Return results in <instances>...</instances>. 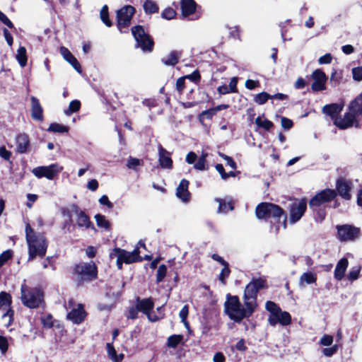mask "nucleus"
<instances>
[{
    "label": "nucleus",
    "mask_w": 362,
    "mask_h": 362,
    "mask_svg": "<svg viewBox=\"0 0 362 362\" xmlns=\"http://www.w3.org/2000/svg\"><path fill=\"white\" fill-rule=\"evenodd\" d=\"M25 238L28 247V261L37 256L42 257L45 255L48 243L42 233H36L28 223L25 226Z\"/></svg>",
    "instance_id": "obj_1"
},
{
    "label": "nucleus",
    "mask_w": 362,
    "mask_h": 362,
    "mask_svg": "<svg viewBox=\"0 0 362 362\" xmlns=\"http://www.w3.org/2000/svg\"><path fill=\"white\" fill-rule=\"evenodd\" d=\"M244 305L240 303L238 296L228 294L224 303L225 313L230 320L240 322L244 318L250 317L255 310L248 304L244 303Z\"/></svg>",
    "instance_id": "obj_2"
},
{
    "label": "nucleus",
    "mask_w": 362,
    "mask_h": 362,
    "mask_svg": "<svg viewBox=\"0 0 362 362\" xmlns=\"http://www.w3.org/2000/svg\"><path fill=\"white\" fill-rule=\"evenodd\" d=\"M256 216L258 218L269 219L273 218L275 221L279 222L283 218L282 225L286 228V216L284 210L278 205L272 203H261L256 208Z\"/></svg>",
    "instance_id": "obj_3"
},
{
    "label": "nucleus",
    "mask_w": 362,
    "mask_h": 362,
    "mask_svg": "<svg viewBox=\"0 0 362 362\" xmlns=\"http://www.w3.org/2000/svg\"><path fill=\"white\" fill-rule=\"evenodd\" d=\"M266 309L269 312L268 322L271 326L277 324L281 326H287L291 323V316L289 313L283 311L279 306L272 301L266 303Z\"/></svg>",
    "instance_id": "obj_4"
},
{
    "label": "nucleus",
    "mask_w": 362,
    "mask_h": 362,
    "mask_svg": "<svg viewBox=\"0 0 362 362\" xmlns=\"http://www.w3.org/2000/svg\"><path fill=\"white\" fill-rule=\"evenodd\" d=\"M21 300L23 304L29 308L39 307L43 301V294L38 288H29L25 284L21 287Z\"/></svg>",
    "instance_id": "obj_5"
},
{
    "label": "nucleus",
    "mask_w": 362,
    "mask_h": 362,
    "mask_svg": "<svg viewBox=\"0 0 362 362\" xmlns=\"http://www.w3.org/2000/svg\"><path fill=\"white\" fill-rule=\"evenodd\" d=\"M264 286V281L262 279H255L250 282L244 291L243 300L245 304H248L256 309L257 294Z\"/></svg>",
    "instance_id": "obj_6"
},
{
    "label": "nucleus",
    "mask_w": 362,
    "mask_h": 362,
    "mask_svg": "<svg viewBox=\"0 0 362 362\" xmlns=\"http://www.w3.org/2000/svg\"><path fill=\"white\" fill-rule=\"evenodd\" d=\"M132 33L136 42V47H141L143 51L151 52L152 50L153 42L142 26L133 27Z\"/></svg>",
    "instance_id": "obj_7"
},
{
    "label": "nucleus",
    "mask_w": 362,
    "mask_h": 362,
    "mask_svg": "<svg viewBox=\"0 0 362 362\" xmlns=\"http://www.w3.org/2000/svg\"><path fill=\"white\" fill-rule=\"evenodd\" d=\"M75 272L83 281H91L97 276V268L93 262H81L76 264Z\"/></svg>",
    "instance_id": "obj_8"
},
{
    "label": "nucleus",
    "mask_w": 362,
    "mask_h": 362,
    "mask_svg": "<svg viewBox=\"0 0 362 362\" xmlns=\"http://www.w3.org/2000/svg\"><path fill=\"white\" fill-rule=\"evenodd\" d=\"M62 170V166L54 163L48 166L35 168L32 170V173L37 178L46 177L48 180H53Z\"/></svg>",
    "instance_id": "obj_9"
},
{
    "label": "nucleus",
    "mask_w": 362,
    "mask_h": 362,
    "mask_svg": "<svg viewBox=\"0 0 362 362\" xmlns=\"http://www.w3.org/2000/svg\"><path fill=\"white\" fill-rule=\"evenodd\" d=\"M134 12V7L129 5L123 6L117 11V28L120 32H126L125 30H123V29L129 27Z\"/></svg>",
    "instance_id": "obj_10"
},
{
    "label": "nucleus",
    "mask_w": 362,
    "mask_h": 362,
    "mask_svg": "<svg viewBox=\"0 0 362 362\" xmlns=\"http://www.w3.org/2000/svg\"><path fill=\"white\" fill-rule=\"evenodd\" d=\"M110 257H119L125 264H132L137 261H141L139 256V250L136 247L132 252H127L124 250L116 247L110 253Z\"/></svg>",
    "instance_id": "obj_11"
},
{
    "label": "nucleus",
    "mask_w": 362,
    "mask_h": 362,
    "mask_svg": "<svg viewBox=\"0 0 362 362\" xmlns=\"http://www.w3.org/2000/svg\"><path fill=\"white\" fill-rule=\"evenodd\" d=\"M73 300H70L67 303L64 304V308L66 310L71 309V311L67 313V319L75 324H80L85 319L86 312L81 304H78L76 307H73Z\"/></svg>",
    "instance_id": "obj_12"
},
{
    "label": "nucleus",
    "mask_w": 362,
    "mask_h": 362,
    "mask_svg": "<svg viewBox=\"0 0 362 362\" xmlns=\"http://www.w3.org/2000/svg\"><path fill=\"white\" fill-rule=\"evenodd\" d=\"M337 196L334 189H326L316 194L310 201L309 205L310 208H315L330 202Z\"/></svg>",
    "instance_id": "obj_13"
},
{
    "label": "nucleus",
    "mask_w": 362,
    "mask_h": 362,
    "mask_svg": "<svg viewBox=\"0 0 362 362\" xmlns=\"http://www.w3.org/2000/svg\"><path fill=\"white\" fill-rule=\"evenodd\" d=\"M307 208L306 199H302L293 202L290 207L289 221L293 224L300 220Z\"/></svg>",
    "instance_id": "obj_14"
},
{
    "label": "nucleus",
    "mask_w": 362,
    "mask_h": 362,
    "mask_svg": "<svg viewBox=\"0 0 362 362\" xmlns=\"http://www.w3.org/2000/svg\"><path fill=\"white\" fill-rule=\"evenodd\" d=\"M311 78L313 81L311 88L314 92L325 90L327 77L322 70L320 69H315L311 74Z\"/></svg>",
    "instance_id": "obj_15"
},
{
    "label": "nucleus",
    "mask_w": 362,
    "mask_h": 362,
    "mask_svg": "<svg viewBox=\"0 0 362 362\" xmlns=\"http://www.w3.org/2000/svg\"><path fill=\"white\" fill-rule=\"evenodd\" d=\"M180 6L182 16L184 18H187L188 20H196L199 18V16L195 13L197 4L194 0H181Z\"/></svg>",
    "instance_id": "obj_16"
},
{
    "label": "nucleus",
    "mask_w": 362,
    "mask_h": 362,
    "mask_svg": "<svg viewBox=\"0 0 362 362\" xmlns=\"http://www.w3.org/2000/svg\"><path fill=\"white\" fill-rule=\"evenodd\" d=\"M337 229L339 238L342 241L354 240L359 235L358 228L351 226H338Z\"/></svg>",
    "instance_id": "obj_17"
},
{
    "label": "nucleus",
    "mask_w": 362,
    "mask_h": 362,
    "mask_svg": "<svg viewBox=\"0 0 362 362\" xmlns=\"http://www.w3.org/2000/svg\"><path fill=\"white\" fill-rule=\"evenodd\" d=\"M136 305L140 312L146 315L148 320L151 322H155L158 320V317L153 316L150 312L153 310L154 303L151 298L140 299L138 298L136 301Z\"/></svg>",
    "instance_id": "obj_18"
},
{
    "label": "nucleus",
    "mask_w": 362,
    "mask_h": 362,
    "mask_svg": "<svg viewBox=\"0 0 362 362\" xmlns=\"http://www.w3.org/2000/svg\"><path fill=\"white\" fill-rule=\"evenodd\" d=\"M359 115L355 114L349 110V112L346 113L344 117L336 118L334 120V124L341 129H345L352 127L356 124L357 127L358 122L356 120V117Z\"/></svg>",
    "instance_id": "obj_19"
},
{
    "label": "nucleus",
    "mask_w": 362,
    "mask_h": 362,
    "mask_svg": "<svg viewBox=\"0 0 362 362\" xmlns=\"http://www.w3.org/2000/svg\"><path fill=\"white\" fill-rule=\"evenodd\" d=\"M72 208L77 216L76 224L79 228H84L86 229L91 228L95 230L93 224L84 211L80 210L76 205H74Z\"/></svg>",
    "instance_id": "obj_20"
},
{
    "label": "nucleus",
    "mask_w": 362,
    "mask_h": 362,
    "mask_svg": "<svg viewBox=\"0 0 362 362\" xmlns=\"http://www.w3.org/2000/svg\"><path fill=\"white\" fill-rule=\"evenodd\" d=\"M336 188L339 193V194L345 199H350L351 195L350 192L352 189V183L351 181L344 180V179H339L337 181Z\"/></svg>",
    "instance_id": "obj_21"
},
{
    "label": "nucleus",
    "mask_w": 362,
    "mask_h": 362,
    "mask_svg": "<svg viewBox=\"0 0 362 362\" xmlns=\"http://www.w3.org/2000/svg\"><path fill=\"white\" fill-rule=\"evenodd\" d=\"M189 181L182 179L176 190L177 197L183 202L187 203L190 199V193L188 191Z\"/></svg>",
    "instance_id": "obj_22"
},
{
    "label": "nucleus",
    "mask_w": 362,
    "mask_h": 362,
    "mask_svg": "<svg viewBox=\"0 0 362 362\" xmlns=\"http://www.w3.org/2000/svg\"><path fill=\"white\" fill-rule=\"evenodd\" d=\"M31 102V116L35 120H43V109L40 103L39 100L35 97H30Z\"/></svg>",
    "instance_id": "obj_23"
},
{
    "label": "nucleus",
    "mask_w": 362,
    "mask_h": 362,
    "mask_svg": "<svg viewBox=\"0 0 362 362\" xmlns=\"http://www.w3.org/2000/svg\"><path fill=\"white\" fill-rule=\"evenodd\" d=\"M16 151L19 153H25L30 148L29 136L26 134H20L16 136Z\"/></svg>",
    "instance_id": "obj_24"
},
{
    "label": "nucleus",
    "mask_w": 362,
    "mask_h": 362,
    "mask_svg": "<svg viewBox=\"0 0 362 362\" xmlns=\"http://www.w3.org/2000/svg\"><path fill=\"white\" fill-rule=\"evenodd\" d=\"M158 150V161L163 168H172L173 160L170 158V153L163 146L159 144Z\"/></svg>",
    "instance_id": "obj_25"
},
{
    "label": "nucleus",
    "mask_w": 362,
    "mask_h": 362,
    "mask_svg": "<svg viewBox=\"0 0 362 362\" xmlns=\"http://www.w3.org/2000/svg\"><path fill=\"white\" fill-rule=\"evenodd\" d=\"M60 53L64 59L68 62L78 73H81V67L76 58L66 47L60 48Z\"/></svg>",
    "instance_id": "obj_26"
},
{
    "label": "nucleus",
    "mask_w": 362,
    "mask_h": 362,
    "mask_svg": "<svg viewBox=\"0 0 362 362\" xmlns=\"http://www.w3.org/2000/svg\"><path fill=\"white\" fill-rule=\"evenodd\" d=\"M348 264L349 262L346 258H342L338 262L334 269L335 279L337 280H341L344 278Z\"/></svg>",
    "instance_id": "obj_27"
},
{
    "label": "nucleus",
    "mask_w": 362,
    "mask_h": 362,
    "mask_svg": "<svg viewBox=\"0 0 362 362\" xmlns=\"http://www.w3.org/2000/svg\"><path fill=\"white\" fill-rule=\"evenodd\" d=\"M11 296L9 293L1 291L0 293V311L5 312L12 310L11 308Z\"/></svg>",
    "instance_id": "obj_28"
},
{
    "label": "nucleus",
    "mask_w": 362,
    "mask_h": 362,
    "mask_svg": "<svg viewBox=\"0 0 362 362\" xmlns=\"http://www.w3.org/2000/svg\"><path fill=\"white\" fill-rule=\"evenodd\" d=\"M181 53L178 51H172L167 56L162 58V62L167 66H175L179 61Z\"/></svg>",
    "instance_id": "obj_29"
},
{
    "label": "nucleus",
    "mask_w": 362,
    "mask_h": 362,
    "mask_svg": "<svg viewBox=\"0 0 362 362\" xmlns=\"http://www.w3.org/2000/svg\"><path fill=\"white\" fill-rule=\"evenodd\" d=\"M317 280V276L315 273L309 272L303 273L300 277L299 284L300 286H304L305 284H311L315 283Z\"/></svg>",
    "instance_id": "obj_30"
},
{
    "label": "nucleus",
    "mask_w": 362,
    "mask_h": 362,
    "mask_svg": "<svg viewBox=\"0 0 362 362\" xmlns=\"http://www.w3.org/2000/svg\"><path fill=\"white\" fill-rule=\"evenodd\" d=\"M349 110L355 114H362V93L351 103Z\"/></svg>",
    "instance_id": "obj_31"
},
{
    "label": "nucleus",
    "mask_w": 362,
    "mask_h": 362,
    "mask_svg": "<svg viewBox=\"0 0 362 362\" xmlns=\"http://www.w3.org/2000/svg\"><path fill=\"white\" fill-rule=\"evenodd\" d=\"M341 110V107L337 104L325 105L323 107V112L330 115L332 117L337 116Z\"/></svg>",
    "instance_id": "obj_32"
},
{
    "label": "nucleus",
    "mask_w": 362,
    "mask_h": 362,
    "mask_svg": "<svg viewBox=\"0 0 362 362\" xmlns=\"http://www.w3.org/2000/svg\"><path fill=\"white\" fill-rule=\"evenodd\" d=\"M16 58L21 67L25 66L28 57L26 54V49L24 47H20L18 48Z\"/></svg>",
    "instance_id": "obj_33"
},
{
    "label": "nucleus",
    "mask_w": 362,
    "mask_h": 362,
    "mask_svg": "<svg viewBox=\"0 0 362 362\" xmlns=\"http://www.w3.org/2000/svg\"><path fill=\"white\" fill-rule=\"evenodd\" d=\"M216 201L219 204L218 209V213L219 214H226L233 209V206L230 202H226L222 199H216Z\"/></svg>",
    "instance_id": "obj_34"
},
{
    "label": "nucleus",
    "mask_w": 362,
    "mask_h": 362,
    "mask_svg": "<svg viewBox=\"0 0 362 362\" xmlns=\"http://www.w3.org/2000/svg\"><path fill=\"white\" fill-rule=\"evenodd\" d=\"M1 322L4 326L8 327L13 322V310H8L5 312H2Z\"/></svg>",
    "instance_id": "obj_35"
},
{
    "label": "nucleus",
    "mask_w": 362,
    "mask_h": 362,
    "mask_svg": "<svg viewBox=\"0 0 362 362\" xmlns=\"http://www.w3.org/2000/svg\"><path fill=\"white\" fill-rule=\"evenodd\" d=\"M100 17L103 23L107 26L110 27L112 25V23L109 19V13H108V7L107 5H104L100 12Z\"/></svg>",
    "instance_id": "obj_36"
},
{
    "label": "nucleus",
    "mask_w": 362,
    "mask_h": 362,
    "mask_svg": "<svg viewBox=\"0 0 362 362\" xmlns=\"http://www.w3.org/2000/svg\"><path fill=\"white\" fill-rule=\"evenodd\" d=\"M208 154L206 153H202V154L198 158L197 163L194 167L195 169L199 170H204L206 169V157Z\"/></svg>",
    "instance_id": "obj_37"
},
{
    "label": "nucleus",
    "mask_w": 362,
    "mask_h": 362,
    "mask_svg": "<svg viewBox=\"0 0 362 362\" xmlns=\"http://www.w3.org/2000/svg\"><path fill=\"white\" fill-rule=\"evenodd\" d=\"M255 124L259 127H261L265 130H269L273 126V123L267 119H262L261 117H257L255 119Z\"/></svg>",
    "instance_id": "obj_38"
},
{
    "label": "nucleus",
    "mask_w": 362,
    "mask_h": 362,
    "mask_svg": "<svg viewBox=\"0 0 362 362\" xmlns=\"http://www.w3.org/2000/svg\"><path fill=\"white\" fill-rule=\"evenodd\" d=\"M81 107V103L78 100H72L69 105L68 109L64 110V113L66 115L78 112Z\"/></svg>",
    "instance_id": "obj_39"
},
{
    "label": "nucleus",
    "mask_w": 362,
    "mask_h": 362,
    "mask_svg": "<svg viewBox=\"0 0 362 362\" xmlns=\"http://www.w3.org/2000/svg\"><path fill=\"white\" fill-rule=\"evenodd\" d=\"M95 219L96 221L97 225L98 227L104 228V229H108L110 227V223L106 219L105 216L101 214H96L95 216Z\"/></svg>",
    "instance_id": "obj_40"
},
{
    "label": "nucleus",
    "mask_w": 362,
    "mask_h": 362,
    "mask_svg": "<svg viewBox=\"0 0 362 362\" xmlns=\"http://www.w3.org/2000/svg\"><path fill=\"white\" fill-rule=\"evenodd\" d=\"M48 131L52 132L66 133L68 132L69 128L60 124L52 123L49 125Z\"/></svg>",
    "instance_id": "obj_41"
},
{
    "label": "nucleus",
    "mask_w": 362,
    "mask_h": 362,
    "mask_svg": "<svg viewBox=\"0 0 362 362\" xmlns=\"http://www.w3.org/2000/svg\"><path fill=\"white\" fill-rule=\"evenodd\" d=\"M183 337L182 335H172L168 339V346L171 348H175L182 340Z\"/></svg>",
    "instance_id": "obj_42"
},
{
    "label": "nucleus",
    "mask_w": 362,
    "mask_h": 362,
    "mask_svg": "<svg viewBox=\"0 0 362 362\" xmlns=\"http://www.w3.org/2000/svg\"><path fill=\"white\" fill-rule=\"evenodd\" d=\"M269 99H271V95L266 92H262L259 94H257L254 98V100L256 103L259 105H263Z\"/></svg>",
    "instance_id": "obj_43"
},
{
    "label": "nucleus",
    "mask_w": 362,
    "mask_h": 362,
    "mask_svg": "<svg viewBox=\"0 0 362 362\" xmlns=\"http://www.w3.org/2000/svg\"><path fill=\"white\" fill-rule=\"evenodd\" d=\"M144 8L148 13H156L158 10L156 4L151 1H146L144 4Z\"/></svg>",
    "instance_id": "obj_44"
},
{
    "label": "nucleus",
    "mask_w": 362,
    "mask_h": 362,
    "mask_svg": "<svg viewBox=\"0 0 362 362\" xmlns=\"http://www.w3.org/2000/svg\"><path fill=\"white\" fill-rule=\"evenodd\" d=\"M189 313V306L185 305L180 311L179 316L181 319V322L186 326L188 327L189 324L187 320Z\"/></svg>",
    "instance_id": "obj_45"
},
{
    "label": "nucleus",
    "mask_w": 362,
    "mask_h": 362,
    "mask_svg": "<svg viewBox=\"0 0 362 362\" xmlns=\"http://www.w3.org/2000/svg\"><path fill=\"white\" fill-rule=\"evenodd\" d=\"M40 320L43 327L45 328H51L53 326V318L50 314L42 316Z\"/></svg>",
    "instance_id": "obj_46"
},
{
    "label": "nucleus",
    "mask_w": 362,
    "mask_h": 362,
    "mask_svg": "<svg viewBox=\"0 0 362 362\" xmlns=\"http://www.w3.org/2000/svg\"><path fill=\"white\" fill-rule=\"evenodd\" d=\"M166 272H167V267L165 265L161 264L158 267V268L157 269V276H156L157 282H160L163 280V279L165 278V276L166 275Z\"/></svg>",
    "instance_id": "obj_47"
},
{
    "label": "nucleus",
    "mask_w": 362,
    "mask_h": 362,
    "mask_svg": "<svg viewBox=\"0 0 362 362\" xmlns=\"http://www.w3.org/2000/svg\"><path fill=\"white\" fill-rule=\"evenodd\" d=\"M13 253L10 250H6L0 255V268L12 257Z\"/></svg>",
    "instance_id": "obj_48"
},
{
    "label": "nucleus",
    "mask_w": 362,
    "mask_h": 362,
    "mask_svg": "<svg viewBox=\"0 0 362 362\" xmlns=\"http://www.w3.org/2000/svg\"><path fill=\"white\" fill-rule=\"evenodd\" d=\"M360 270L361 269L358 266L352 267L347 275L348 279L350 281L357 279L359 276Z\"/></svg>",
    "instance_id": "obj_49"
},
{
    "label": "nucleus",
    "mask_w": 362,
    "mask_h": 362,
    "mask_svg": "<svg viewBox=\"0 0 362 362\" xmlns=\"http://www.w3.org/2000/svg\"><path fill=\"white\" fill-rule=\"evenodd\" d=\"M141 164V160L136 158L129 157V158L127 160V166L129 169H132L136 170V168Z\"/></svg>",
    "instance_id": "obj_50"
},
{
    "label": "nucleus",
    "mask_w": 362,
    "mask_h": 362,
    "mask_svg": "<svg viewBox=\"0 0 362 362\" xmlns=\"http://www.w3.org/2000/svg\"><path fill=\"white\" fill-rule=\"evenodd\" d=\"M176 15L175 11L172 8H166L164 9V11L162 12V17L167 20H171L174 18V17Z\"/></svg>",
    "instance_id": "obj_51"
},
{
    "label": "nucleus",
    "mask_w": 362,
    "mask_h": 362,
    "mask_svg": "<svg viewBox=\"0 0 362 362\" xmlns=\"http://www.w3.org/2000/svg\"><path fill=\"white\" fill-rule=\"evenodd\" d=\"M338 348L337 344H334L332 347L325 348L322 349V354L327 357H331L337 353Z\"/></svg>",
    "instance_id": "obj_52"
},
{
    "label": "nucleus",
    "mask_w": 362,
    "mask_h": 362,
    "mask_svg": "<svg viewBox=\"0 0 362 362\" xmlns=\"http://www.w3.org/2000/svg\"><path fill=\"white\" fill-rule=\"evenodd\" d=\"M107 351L108 356L112 361L118 360V359H116V356L117 354V352L112 344H110V343L107 344Z\"/></svg>",
    "instance_id": "obj_53"
},
{
    "label": "nucleus",
    "mask_w": 362,
    "mask_h": 362,
    "mask_svg": "<svg viewBox=\"0 0 362 362\" xmlns=\"http://www.w3.org/2000/svg\"><path fill=\"white\" fill-rule=\"evenodd\" d=\"M353 78L355 81H362V66H358L352 69Z\"/></svg>",
    "instance_id": "obj_54"
},
{
    "label": "nucleus",
    "mask_w": 362,
    "mask_h": 362,
    "mask_svg": "<svg viewBox=\"0 0 362 362\" xmlns=\"http://www.w3.org/2000/svg\"><path fill=\"white\" fill-rule=\"evenodd\" d=\"M186 77H180L176 81V90L180 94H182L185 87Z\"/></svg>",
    "instance_id": "obj_55"
},
{
    "label": "nucleus",
    "mask_w": 362,
    "mask_h": 362,
    "mask_svg": "<svg viewBox=\"0 0 362 362\" xmlns=\"http://www.w3.org/2000/svg\"><path fill=\"white\" fill-rule=\"evenodd\" d=\"M223 267H224L223 268V269L221 270V274H219V280L223 284H226L225 280L229 276L230 271V269L228 268V264L224 265Z\"/></svg>",
    "instance_id": "obj_56"
},
{
    "label": "nucleus",
    "mask_w": 362,
    "mask_h": 362,
    "mask_svg": "<svg viewBox=\"0 0 362 362\" xmlns=\"http://www.w3.org/2000/svg\"><path fill=\"white\" fill-rule=\"evenodd\" d=\"M219 156L226 161V165L230 166L232 169L235 170L237 168L236 163L231 157L222 153H219Z\"/></svg>",
    "instance_id": "obj_57"
},
{
    "label": "nucleus",
    "mask_w": 362,
    "mask_h": 362,
    "mask_svg": "<svg viewBox=\"0 0 362 362\" xmlns=\"http://www.w3.org/2000/svg\"><path fill=\"white\" fill-rule=\"evenodd\" d=\"M139 312V308L135 304L134 306H132L129 308L128 313L127 314V317L129 319H136L138 317V313Z\"/></svg>",
    "instance_id": "obj_58"
},
{
    "label": "nucleus",
    "mask_w": 362,
    "mask_h": 362,
    "mask_svg": "<svg viewBox=\"0 0 362 362\" xmlns=\"http://www.w3.org/2000/svg\"><path fill=\"white\" fill-rule=\"evenodd\" d=\"M333 342V337L328 334H325L320 339V344L322 346H330Z\"/></svg>",
    "instance_id": "obj_59"
},
{
    "label": "nucleus",
    "mask_w": 362,
    "mask_h": 362,
    "mask_svg": "<svg viewBox=\"0 0 362 362\" xmlns=\"http://www.w3.org/2000/svg\"><path fill=\"white\" fill-rule=\"evenodd\" d=\"M332 57L330 54L327 53L320 57L318 59L320 64H328L332 62Z\"/></svg>",
    "instance_id": "obj_60"
},
{
    "label": "nucleus",
    "mask_w": 362,
    "mask_h": 362,
    "mask_svg": "<svg viewBox=\"0 0 362 362\" xmlns=\"http://www.w3.org/2000/svg\"><path fill=\"white\" fill-rule=\"evenodd\" d=\"M0 157L6 160H9L11 157V152L6 150L4 146L0 147Z\"/></svg>",
    "instance_id": "obj_61"
},
{
    "label": "nucleus",
    "mask_w": 362,
    "mask_h": 362,
    "mask_svg": "<svg viewBox=\"0 0 362 362\" xmlns=\"http://www.w3.org/2000/svg\"><path fill=\"white\" fill-rule=\"evenodd\" d=\"M8 341L7 339L2 336H0V350L2 354H5L8 350Z\"/></svg>",
    "instance_id": "obj_62"
},
{
    "label": "nucleus",
    "mask_w": 362,
    "mask_h": 362,
    "mask_svg": "<svg viewBox=\"0 0 362 362\" xmlns=\"http://www.w3.org/2000/svg\"><path fill=\"white\" fill-rule=\"evenodd\" d=\"M0 21L10 28H13V24L7 16L0 11Z\"/></svg>",
    "instance_id": "obj_63"
},
{
    "label": "nucleus",
    "mask_w": 362,
    "mask_h": 362,
    "mask_svg": "<svg viewBox=\"0 0 362 362\" xmlns=\"http://www.w3.org/2000/svg\"><path fill=\"white\" fill-rule=\"evenodd\" d=\"M99 203L102 205L107 206L109 209H112L113 207V204H112V202H110L107 196L106 195H103L99 199Z\"/></svg>",
    "instance_id": "obj_64"
}]
</instances>
